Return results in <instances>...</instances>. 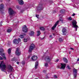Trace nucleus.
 <instances>
[{
  "mask_svg": "<svg viewBox=\"0 0 79 79\" xmlns=\"http://www.w3.org/2000/svg\"><path fill=\"white\" fill-rule=\"evenodd\" d=\"M35 48V46L34 44H31L29 47L28 53H31L32 52V50H34Z\"/></svg>",
  "mask_w": 79,
  "mask_h": 79,
  "instance_id": "nucleus-1",
  "label": "nucleus"
},
{
  "mask_svg": "<svg viewBox=\"0 0 79 79\" xmlns=\"http://www.w3.org/2000/svg\"><path fill=\"white\" fill-rule=\"evenodd\" d=\"M3 61H2L0 63V68L1 69V71H2L5 72V70L6 69V66L5 65V64H3Z\"/></svg>",
  "mask_w": 79,
  "mask_h": 79,
  "instance_id": "nucleus-2",
  "label": "nucleus"
},
{
  "mask_svg": "<svg viewBox=\"0 0 79 79\" xmlns=\"http://www.w3.org/2000/svg\"><path fill=\"white\" fill-rule=\"evenodd\" d=\"M37 9L38 11L43 10L44 9V7H43V4L42 3H39L38 6L37 7Z\"/></svg>",
  "mask_w": 79,
  "mask_h": 79,
  "instance_id": "nucleus-3",
  "label": "nucleus"
},
{
  "mask_svg": "<svg viewBox=\"0 0 79 79\" xmlns=\"http://www.w3.org/2000/svg\"><path fill=\"white\" fill-rule=\"evenodd\" d=\"M52 60V59L50 56H47L45 58V61L48 62V63H50V62Z\"/></svg>",
  "mask_w": 79,
  "mask_h": 79,
  "instance_id": "nucleus-4",
  "label": "nucleus"
},
{
  "mask_svg": "<svg viewBox=\"0 0 79 79\" xmlns=\"http://www.w3.org/2000/svg\"><path fill=\"white\" fill-rule=\"evenodd\" d=\"M8 13L10 16H12L15 13V12L12 9L9 8L8 10Z\"/></svg>",
  "mask_w": 79,
  "mask_h": 79,
  "instance_id": "nucleus-5",
  "label": "nucleus"
},
{
  "mask_svg": "<svg viewBox=\"0 0 79 79\" xmlns=\"http://www.w3.org/2000/svg\"><path fill=\"white\" fill-rule=\"evenodd\" d=\"M21 51L19 50V49L18 48H17V49L15 52V54L17 56H19L21 55Z\"/></svg>",
  "mask_w": 79,
  "mask_h": 79,
  "instance_id": "nucleus-6",
  "label": "nucleus"
},
{
  "mask_svg": "<svg viewBox=\"0 0 79 79\" xmlns=\"http://www.w3.org/2000/svg\"><path fill=\"white\" fill-rule=\"evenodd\" d=\"M28 29L27 27V26L26 25H24L22 27V31L23 32H27V30Z\"/></svg>",
  "mask_w": 79,
  "mask_h": 79,
  "instance_id": "nucleus-7",
  "label": "nucleus"
},
{
  "mask_svg": "<svg viewBox=\"0 0 79 79\" xmlns=\"http://www.w3.org/2000/svg\"><path fill=\"white\" fill-rule=\"evenodd\" d=\"M62 32L63 35H66V34L67 33V29L65 28H63L62 30Z\"/></svg>",
  "mask_w": 79,
  "mask_h": 79,
  "instance_id": "nucleus-8",
  "label": "nucleus"
},
{
  "mask_svg": "<svg viewBox=\"0 0 79 79\" xmlns=\"http://www.w3.org/2000/svg\"><path fill=\"white\" fill-rule=\"evenodd\" d=\"M59 24V20L57 21L56 22L55 24H54V26L52 27V30L53 31H54L55 30V28L56 27V26L58 25Z\"/></svg>",
  "mask_w": 79,
  "mask_h": 79,
  "instance_id": "nucleus-9",
  "label": "nucleus"
},
{
  "mask_svg": "<svg viewBox=\"0 0 79 79\" xmlns=\"http://www.w3.org/2000/svg\"><path fill=\"white\" fill-rule=\"evenodd\" d=\"M72 23L74 27L77 28V27H78V26L77 25V22H76V21L74 20V21L72 22Z\"/></svg>",
  "mask_w": 79,
  "mask_h": 79,
  "instance_id": "nucleus-10",
  "label": "nucleus"
},
{
  "mask_svg": "<svg viewBox=\"0 0 79 79\" xmlns=\"http://www.w3.org/2000/svg\"><path fill=\"white\" fill-rule=\"evenodd\" d=\"M77 70L74 68L73 70V75L74 77H77Z\"/></svg>",
  "mask_w": 79,
  "mask_h": 79,
  "instance_id": "nucleus-11",
  "label": "nucleus"
},
{
  "mask_svg": "<svg viewBox=\"0 0 79 79\" xmlns=\"http://www.w3.org/2000/svg\"><path fill=\"white\" fill-rule=\"evenodd\" d=\"M31 60L32 61H36L38 58V57L37 56L33 55L31 57Z\"/></svg>",
  "mask_w": 79,
  "mask_h": 79,
  "instance_id": "nucleus-12",
  "label": "nucleus"
},
{
  "mask_svg": "<svg viewBox=\"0 0 79 79\" xmlns=\"http://www.w3.org/2000/svg\"><path fill=\"white\" fill-rule=\"evenodd\" d=\"M7 69H8L9 71H10V72L12 71L13 68L12 66H11L10 65H7Z\"/></svg>",
  "mask_w": 79,
  "mask_h": 79,
  "instance_id": "nucleus-13",
  "label": "nucleus"
},
{
  "mask_svg": "<svg viewBox=\"0 0 79 79\" xmlns=\"http://www.w3.org/2000/svg\"><path fill=\"white\" fill-rule=\"evenodd\" d=\"M3 51H4V50L3 49H0V53L1 54V55L2 56H5V55L4 53H3Z\"/></svg>",
  "mask_w": 79,
  "mask_h": 79,
  "instance_id": "nucleus-14",
  "label": "nucleus"
},
{
  "mask_svg": "<svg viewBox=\"0 0 79 79\" xmlns=\"http://www.w3.org/2000/svg\"><path fill=\"white\" fill-rule=\"evenodd\" d=\"M61 67L60 68V69H64L66 67V64L65 63H61Z\"/></svg>",
  "mask_w": 79,
  "mask_h": 79,
  "instance_id": "nucleus-15",
  "label": "nucleus"
},
{
  "mask_svg": "<svg viewBox=\"0 0 79 79\" xmlns=\"http://www.w3.org/2000/svg\"><path fill=\"white\" fill-rule=\"evenodd\" d=\"M4 8V5H3V4H1V5H0V11H2V10H3Z\"/></svg>",
  "mask_w": 79,
  "mask_h": 79,
  "instance_id": "nucleus-16",
  "label": "nucleus"
},
{
  "mask_svg": "<svg viewBox=\"0 0 79 79\" xmlns=\"http://www.w3.org/2000/svg\"><path fill=\"white\" fill-rule=\"evenodd\" d=\"M18 1L19 5H22L24 4V2H23V0H18Z\"/></svg>",
  "mask_w": 79,
  "mask_h": 79,
  "instance_id": "nucleus-17",
  "label": "nucleus"
},
{
  "mask_svg": "<svg viewBox=\"0 0 79 79\" xmlns=\"http://www.w3.org/2000/svg\"><path fill=\"white\" fill-rule=\"evenodd\" d=\"M63 60L64 63H68V59L66 57H64L63 58Z\"/></svg>",
  "mask_w": 79,
  "mask_h": 79,
  "instance_id": "nucleus-18",
  "label": "nucleus"
},
{
  "mask_svg": "<svg viewBox=\"0 0 79 79\" xmlns=\"http://www.w3.org/2000/svg\"><path fill=\"white\" fill-rule=\"evenodd\" d=\"M14 42L15 44H17L19 43L18 42V40L17 39H15L14 40Z\"/></svg>",
  "mask_w": 79,
  "mask_h": 79,
  "instance_id": "nucleus-19",
  "label": "nucleus"
},
{
  "mask_svg": "<svg viewBox=\"0 0 79 79\" xmlns=\"http://www.w3.org/2000/svg\"><path fill=\"white\" fill-rule=\"evenodd\" d=\"M38 64H39V62H38V61H36L35 62V69H37V66H38Z\"/></svg>",
  "mask_w": 79,
  "mask_h": 79,
  "instance_id": "nucleus-20",
  "label": "nucleus"
},
{
  "mask_svg": "<svg viewBox=\"0 0 79 79\" xmlns=\"http://www.w3.org/2000/svg\"><path fill=\"white\" fill-rule=\"evenodd\" d=\"M35 33L34 31H31L30 32L29 34L31 36H33L34 35Z\"/></svg>",
  "mask_w": 79,
  "mask_h": 79,
  "instance_id": "nucleus-21",
  "label": "nucleus"
},
{
  "mask_svg": "<svg viewBox=\"0 0 79 79\" xmlns=\"http://www.w3.org/2000/svg\"><path fill=\"white\" fill-rule=\"evenodd\" d=\"M61 13H64L65 12V10L64 9H62L60 11Z\"/></svg>",
  "mask_w": 79,
  "mask_h": 79,
  "instance_id": "nucleus-22",
  "label": "nucleus"
},
{
  "mask_svg": "<svg viewBox=\"0 0 79 79\" xmlns=\"http://www.w3.org/2000/svg\"><path fill=\"white\" fill-rule=\"evenodd\" d=\"M37 36H39V35H40V31H37Z\"/></svg>",
  "mask_w": 79,
  "mask_h": 79,
  "instance_id": "nucleus-23",
  "label": "nucleus"
},
{
  "mask_svg": "<svg viewBox=\"0 0 79 79\" xmlns=\"http://www.w3.org/2000/svg\"><path fill=\"white\" fill-rule=\"evenodd\" d=\"M11 48H9L8 49V53L9 54H10L11 53Z\"/></svg>",
  "mask_w": 79,
  "mask_h": 79,
  "instance_id": "nucleus-24",
  "label": "nucleus"
},
{
  "mask_svg": "<svg viewBox=\"0 0 79 79\" xmlns=\"http://www.w3.org/2000/svg\"><path fill=\"white\" fill-rule=\"evenodd\" d=\"M40 30H42V31H45V28L43 27H40Z\"/></svg>",
  "mask_w": 79,
  "mask_h": 79,
  "instance_id": "nucleus-25",
  "label": "nucleus"
},
{
  "mask_svg": "<svg viewBox=\"0 0 79 79\" xmlns=\"http://www.w3.org/2000/svg\"><path fill=\"white\" fill-rule=\"evenodd\" d=\"M21 63L23 65H24L26 64V62L24 60H23L22 61Z\"/></svg>",
  "mask_w": 79,
  "mask_h": 79,
  "instance_id": "nucleus-26",
  "label": "nucleus"
},
{
  "mask_svg": "<svg viewBox=\"0 0 79 79\" xmlns=\"http://www.w3.org/2000/svg\"><path fill=\"white\" fill-rule=\"evenodd\" d=\"M19 37H20V38H24V35H21L19 36Z\"/></svg>",
  "mask_w": 79,
  "mask_h": 79,
  "instance_id": "nucleus-27",
  "label": "nucleus"
},
{
  "mask_svg": "<svg viewBox=\"0 0 79 79\" xmlns=\"http://www.w3.org/2000/svg\"><path fill=\"white\" fill-rule=\"evenodd\" d=\"M68 20H69V21H72V20H73V19L71 17H70L68 19Z\"/></svg>",
  "mask_w": 79,
  "mask_h": 79,
  "instance_id": "nucleus-28",
  "label": "nucleus"
},
{
  "mask_svg": "<svg viewBox=\"0 0 79 79\" xmlns=\"http://www.w3.org/2000/svg\"><path fill=\"white\" fill-rule=\"evenodd\" d=\"M12 30L11 29H8L7 30V32H11V31Z\"/></svg>",
  "mask_w": 79,
  "mask_h": 79,
  "instance_id": "nucleus-29",
  "label": "nucleus"
},
{
  "mask_svg": "<svg viewBox=\"0 0 79 79\" xmlns=\"http://www.w3.org/2000/svg\"><path fill=\"white\" fill-rule=\"evenodd\" d=\"M23 41L24 42H27V39L26 38H24L23 39Z\"/></svg>",
  "mask_w": 79,
  "mask_h": 79,
  "instance_id": "nucleus-30",
  "label": "nucleus"
},
{
  "mask_svg": "<svg viewBox=\"0 0 79 79\" xmlns=\"http://www.w3.org/2000/svg\"><path fill=\"white\" fill-rule=\"evenodd\" d=\"M59 40L60 42H63V39L60 38L59 39Z\"/></svg>",
  "mask_w": 79,
  "mask_h": 79,
  "instance_id": "nucleus-31",
  "label": "nucleus"
},
{
  "mask_svg": "<svg viewBox=\"0 0 79 79\" xmlns=\"http://www.w3.org/2000/svg\"><path fill=\"white\" fill-rule=\"evenodd\" d=\"M16 8H17V9H18V10H19L20 9V8H21V7L19 6H17Z\"/></svg>",
  "mask_w": 79,
  "mask_h": 79,
  "instance_id": "nucleus-32",
  "label": "nucleus"
},
{
  "mask_svg": "<svg viewBox=\"0 0 79 79\" xmlns=\"http://www.w3.org/2000/svg\"><path fill=\"white\" fill-rule=\"evenodd\" d=\"M59 22L60 21H61L62 22H63V20H62V18L60 17V19H59Z\"/></svg>",
  "mask_w": 79,
  "mask_h": 79,
  "instance_id": "nucleus-33",
  "label": "nucleus"
},
{
  "mask_svg": "<svg viewBox=\"0 0 79 79\" xmlns=\"http://www.w3.org/2000/svg\"><path fill=\"white\" fill-rule=\"evenodd\" d=\"M67 68L69 69H71V68H70V67H69V65H68L67 66Z\"/></svg>",
  "mask_w": 79,
  "mask_h": 79,
  "instance_id": "nucleus-34",
  "label": "nucleus"
},
{
  "mask_svg": "<svg viewBox=\"0 0 79 79\" xmlns=\"http://www.w3.org/2000/svg\"><path fill=\"white\" fill-rule=\"evenodd\" d=\"M11 60L13 61H15V58H14L11 59Z\"/></svg>",
  "mask_w": 79,
  "mask_h": 79,
  "instance_id": "nucleus-35",
  "label": "nucleus"
},
{
  "mask_svg": "<svg viewBox=\"0 0 79 79\" xmlns=\"http://www.w3.org/2000/svg\"><path fill=\"white\" fill-rule=\"evenodd\" d=\"M48 66V63H45V66L46 67H47V66Z\"/></svg>",
  "mask_w": 79,
  "mask_h": 79,
  "instance_id": "nucleus-36",
  "label": "nucleus"
},
{
  "mask_svg": "<svg viewBox=\"0 0 79 79\" xmlns=\"http://www.w3.org/2000/svg\"><path fill=\"white\" fill-rule=\"evenodd\" d=\"M39 15H37V14L36 15V18H39Z\"/></svg>",
  "mask_w": 79,
  "mask_h": 79,
  "instance_id": "nucleus-37",
  "label": "nucleus"
},
{
  "mask_svg": "<svg viewBox=\"0 0 79 79\" xmlns=\"http://www.w3.org/2000/svg\"><path fill=\"white\" fill-rule=\"evenodd\" d=\"M17 40H18L19 42H21V39H20V38H18Z\"/></svg>",
  "mask_w": 79,
  "mask_h": 79,
  "instance_id": "nucleus-38",
  "label": "nucleus"
},
{
  "mask_svg": "<svg viewBox=\"0 0 79 79\" xmlns=\"http://www.w3.org/2000/svg\"><path fill=\"white\" fill-rule=\"evenodd\" d=\"M54 77H55V78H57V76H56V75H54Z\"/></svg>",
  "mask_w": 79,
  "mask_h": 79,
  "instance_id": "nucleus-39",
  "label": "nucleus"
},
{
  "mask_svg": "<svg viewBox=\"0 0 79 79\" xmlns=\"http://www.w3.org/2000/svg\"><path fill=\"white\" fill-rule=\"evenodd\" d=\"M2 22L1 21L0 23V26H2Z\"/></svg>",
  "mask_w": 79,
  "mask_h": 79,
  "instance_id": "nucleus-40",
  "label": "nucleus"
},
{
  "mask_svg": "<svg viewBox=\"0 0 79 79\" xmlns=\"http://www.w3.org/2000/svg\"><path fill=\"white\" fill-rule=\"evenodd\" d=\"M0 60H3V58L1 56H0Z\"/></svg>",
  "mask_w": 79,
  "mask_h": 79,
  "instance_id": "nucleus-41",
  "label": "nucleus"
},
{
  "mask_svg": "<svg viewBox=\"0 0 79 79\" xmlns=\"http://www.w3.org/2000/svg\"><path fill=\"white\" fill-rule=\"evenodd\" d=\"M59 61V60L58 59H57V60L55 61V62H58Z\"/></svg>",
  "mask_w": 79,
  "mask_h": 79,
  "instance_id": "nucleus-42",
  "label": "nucleus"
},
{
  "mask_svg": "<svg viewBox=\"0 0 79 79\" xmlns=\"http://www.w3.org/2000/svg\"><path fill=\"white\" fill-rule=\"evenodd\" d=\"M4 59V60H6V57H5V56H3Z\"/></svg>",
  "mask_w": 79,
  "mask_h": 79,
  "instance_id": "nucleus-43",
  "label": "nucleus"
},
{
  "mask_svg": "<svg viewBox=\"0 0 79 79\" xmlns=\"http://www.w3.org/2000/svg\"><path fill=\"white\" fill-rule=\"evenodd\" d=\"M45 39V37H44L43 38H40L41 40H43Z\"/></svg>",
  "mask_w": 79,
  "mask_h": 79,
  "instance_id": "nucleus-44",
  "label": "nucleus"
},
{
  "mask_svg": "<svg viewBox=\"0 0 79 79\" xmlns=\"http://www.w3.org/2000/svg\"><path fill=\"white\" fill-rule=\"evenodd\" d=\"M75 15H76V14H74V13H73V14L72 15V16H74Z\"/></svg>",
  "mask_w": 79,
  "mask_h": 79,
  "instance_id": "nucleus-45",
  "label": "nucleus"
},
{
  "mask_svg": "<svg viewBox=\"0 0 79 79\" xmlns=\"http://www.w3.org/2000/svg\"><path fill=\"white\" fill-rule=\"evenodd\" d=\"M60 67L59 66H58L57 67V69H60Z\"/></svg>",
  "mask_w": 79,
  "mask_h": 79,
  "instance_id": "nucleus-46",
  "label": "nucleus"
},
{
  "mask_svg": "<svg viewBox=\"0 0 79 79\" xmlns=\"http://www.w3.org/2000/svg\"><path fill=\"white\" fill-rule=\"evenodd\" d=\"M16 63L17 64H19V62H18V61H17V62H16Z\"/></svg>",
  "mask_w": 79,
  "mask_h": 79,
  "instance_id": "nucleus-47",
  "label": "nucleus"
},
{
  "mask_svg": "<svg viewBox=\"0 0 79 79\" xmlns=\"http://www.w3.org/2000/svg\"><path fill=\"white\" fill-rule=\"evenodd\" d=\"M43 73H45L46 72V71L45 70H44L43 71Z\"/></svg>",
  "mask_w": 79,
  "mask_h": 79,
  "instance_id": "nucleus-48",
  "label": "nucleus"
},
{
  "mask_svg": "<svg viewBox=\"0 0 79 79\" xmlns=\"http://www.w3.org/2000/svg\"><path fill=\"white\" fill-rule=\"evenodd\" d=\"M49 37L50 38L52 37V35H50L49 36Z\"/></svg>",
  "mask_w": 79,
  "mask_h": 79,
  "instance_id": "nucleus-49",
  "label": "nucleus"
},
{
  "mask_svg": "<svg viewBox=\"0 0 79 79\" xmlns=\"http://www.w3.org/2000/svg\"><path fill=\"white\" fill-rule=\"evenodd\" d=\"M23 10H21V13H23Z\"/></svg>",
  "mask_w": 79,
  "mask_h": 79,
  "instance_id": "nucleus-50",
  "label": "nucleus"
},
{
  "mask_svg": "<svg viewBox=\"0 0 79 79\" xmlns=\"http://www.w3.org/2000/svg\"><path fill=\"white\" fill-rule=\"evenodd\" d=\"M77 27H77V28L75 27L76 29V31H77Z\"/></svg>",
  "mask_w": 79,
  "mask_h": 79,
  "instance_id": "nucleus-51",
  "label": "nucleus"
},
{
  "mask_svg": "<svg viewBox=\"0 0 79 79\" xmlns=\"http://www.w3.org/2000/svg\"><path fill=\"white\" fill-rule=\"evenodd\" d=\"M70 49H71V50H74V48H70Z\"/></svg>",
  "mask_w": 79,
  "mask_h": 79,
  "instance_id": "nucleus-52",
  "label": "nucleus"
},
{
  "mask_svg": "<svg viewBox=\"0 0 79 79\" xmlns=\"http://www.w3.org/2000/svg\"><path fill=\"white\" fill-rule=\"evenodd\" d=\"M55 35V33H53V36H54Z\"/></svg>",
  "mask_w": 79,
  "mask_h": 79,
  "instance_id": "nucleus-53",
  "label": "nucleus"
},
{
  "mask_svg": "<svg viewBox=\"0 0 79 79\" xmlns=\"http://www.w3.org/2000/svg\"><path fill=\"white\" fill-rule=\"evenodd\" d=\"M24 35H26V34L24 33Z\"/></svg>",
  "mask_w": 79,
  "mask_h": 79,
  "instance_id": "nucleus-54",
  "label": "nucleus"
},
{
  "mask_svg": "<svg viewBox=\"0 0 79 79\" xmlns=\"http://www.w3.org/2000/svg\"><path fill=\"white\" fill-rule=\"evenodd\" d=\"M77 61H79V58H78L77 60Z\"/></svg>",
  "mask_w": 79,
  "mask_h": 79,
  "instance_id": "nucleus-55",
  "label": "nucleus"
},
{
  "mask_svg": "<svg viewBox=\"0 0 79 79\" xmlns=\"http://www.w3.org/2000/svg\"><path fill=\"white\" fill-rule=\"evenodd\" d=\"M69 54H71V52H69Z\"/></svg>",
  "mask_w": 79,
  "mask_h": 79,
  "instance_id": "nucleus-56",
  "label": "nucleus"
},
{
  "mask_svg": "<svg viewBox=\"0 0 79 79\" xmlns=\"http://www.w3.org/2000/svg\"><path fill=\"white\" fill-rule=\"evenodd\" d=\"M28 58H30V56H29L28 57Z\"/></svg>",
  "mask_w": 79,
  "mask_h": 79,
  "instance_id": "nucleus-57",
  "label": "nucleus"
},
{
  "mask_svg": "<svg viewBox=\"0 0 79 79\" xmlns=\"http://www.w3.org/2000/svg\"><path fill=\"white\" fill-rule=\"evenodd\" d=\"M59 16H60V15H59Z\"/></svg>",
  "mask_w": 79,
  "mask_h": 79,
  "instance_id": "nucleus-58",
  "label": "nucleus"
}]
</instances>
